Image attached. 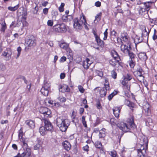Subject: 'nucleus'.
Returning a JSON list of instances; mask_svg holds the SVG:
<instances>
[{"instance_id":"nucleus-22","label":"nucleus","mask_w":157,"mask_h":157,"mask_svg":"<svg viewBox=\"0 0 157 157\" xmlns=\"http://www.w3.org/2000/svg\"><path fill=\"white\" fill-rule=\"evenodd\" d=\"M39 132L42 136H44L47 133V131L44 127L41 126L40 127L39 130Z\"/></svg>"},{"instance_id":"nucleus-41","label":"nucleus","mask_w":157,"mask_h":157,"mask_svg":"<svg viewBox=\"0 0 157 157\" xmlns=\"http://www.w3.org/2000/svg\"><path fill=\"white\" fill-rule=\"evenodd\" d=\"M127 54H128L129 56L130 59L131 60H133L136 57V55L132 52L130 51Z\"/></svg>"},{"instance_id":"nucleus-53","label":"nucleus","mask_w":157,"mask_h":157,"mask_svg":"<svg viewBox=\"0 0 157 157\" xmlns=\"http://www.w3.org/2000/svg\"><path fill=\"white\" fill-rule=\"evenodd\" d=\"M78 88L79 91L82 93H83L84 91L85 90L83 88L81 85H79L78 86Z\"/></svg>"},{"instance_id":"nucleus-16","label":"nucleus","mask_w":157,"mask_h":157,"mask_svg":"<svg viewBox=\"0 0 157 157\" xmlns=\"http://www.w3.org/2000/svg\"><path fill=\"white\" fill-rule=\"evenodd\" d=\"M121 109V108L120 107H115L113 109L114 115L117 118L119 117Z\"/></svg>"},{"instance_id":"nucleus-46","label":"nucleus","mask_w":157,"mask_h":157,"mask_svg":"<svg viewBox=\"0 0 157 157\" xmlns=\"http://www.w3.org/2000/svg\"><path fill=\"white\" fill-rule=\"evenodd\" d=\"M129 63L130 67L131 68H133L135 65V63L134 61V60H131L129 61Z\"/></svg>"},{"instance_id":"nucleus-64","label":"nucleus","mask_w":157,"mask_h":157,"mask_svg":"<svg viewBox=\"0 0 157 157\" xmlns=\"http://www.w3.org/2000/svg\"><path fill=\"white\" fill-rule=\"evenodd\" d=\"M89 147L88 145H86L83 147V150L86 151H89Z\"/></svg>"},{"instance_id":"nucleus-1","label":"nucleus","mask_w":157,"mask_h":157,"mask_svg":"<svg viewBox=\"0 0 157 157\" xmlns=\"http://www.w3.org/2000/svg\"><path fill=\"white\" fill-rule=\"evenodd\" d=\"M56 124L61 131L64 132L69 125L70 122L67 119H62L60 117H58L56 120Z\"/></svg>"},{"instance_id":"nucleus-24","label":"nucleus","mask_w":157,"mask_h":157,"mask_svg":"<svg viewBox=\"0 0 157 157\" xmlns=\"http://www.w3.org/2000/svg\"><path fill=\"white\" fill-rule=\"evenodd\" d=\"M138 57L142 60L145 61L147 59L146 54L144 53H140L138 55Z\"/></svg>"},{"instance_id":"nucleus-23","label":"nucleus","mask_w":157,"mask_h":157,"mask_svg":"<svg viewBox=\"0 0 157 157\" xmlns=\"http://www.w3.org/2000/svg\"><path fill=\"white\" fill-rule=\"evenodd\" d=\"M1 21H2V23H0V24L2 25V27L1 28V31L3 32H4L6 29V24L4 20L2 19L1 20Z\"/></svg>"},{"instance_id":"nucleus-7","label":"nucleus","mask_w":157,"mask_h":157,"mask_svg":"<svg viewBox=\"0 0 157 157\" xmlns=\"http://www.w3.org/2000/svg\"><path fill=\"white\" fill-rule=\"evenodd\" d=\"M43 122L44 123V127L46 130L51 131L53 128V126L50 122L48 120L44 119L43 120Z\"/></svg>"},{"instance_id":"nucleus-39","label":"nucleus","mask_w":157,"mask_h":157,"mask_svg":"<svg viewBox=\"0 0 157 157\" xmlns=\"http://www.w3.org/2000/svg\"><path fill=\"white\" fill-rule=\"evenodd\" d=\"M117 93L116 91H114L113 93L109 94L108 96V99L109 100L112 99L116 95Z\"/></svg>"},{"instance_id":"nucleus-9","label":"nucleus","mask_w":157,"mask_h":157,"mask_svg":"<svg viewBox=\"0 0 157 157\" xmlns=\"http://www.w3.org/2000/svg\"><path fill=\"white\" fill-rule=\"evenodd\" d=\"M121 50L125 54H127L131 49L130 45H126L125 44H123L121 46Z\"/></svg>"},{"instance_id":"nucleus-29","label":"nucleus","mask_w":157,"mask_h":157,"mask_svg":"<svg viewBox=\"0 0 157 157\" xmlns=\"http://www.w3.org/2000/svg\"><path fill=\"white\" fill-rule=\"evenodd\" d=\"M118 63V62L117 61V59L113 58L111 59H110L109 61V63L111 65L113 66H115L116 64L117 63ZM119 64L120 65H121V63L119 62H118Z\"/></svg>"},{"instance_id":"nucleus-19","label":"nucleus","mask_w":157,"mask_h":157,"mask_svg":"<svg viewBox=\"0 0 157 157\" xmlns=\"http://www.w3.org/2000/svg\"><path fill=\"white\" fill-rule=\"evenodd\" d=\"M128 121L131 128L134 129L136 128V126L134 123V119L133 117H132L130 118L128 120Z\"/></svg>"},{"instance_id":"nucleus-38","label":"nucleus","mask_w":157,"mask_h":157,"mask_svg":"<svg viewBox=\"0 0 157 157\" xmlns=\"http://www.w3.org/2000/svg\"><path fill=\"white\" fill-rule=\"evenodd\" d=\"M45 103H48L49 104L52 105H56V103L52 100H50L49 98H46L45 100Z\"/></svg>"},{"instance_id":"nucleus-60","label":"nucleus","mask_w":157,"mask_h":157,"mask_svg":"<svg viewBox=\"0 0 157 157\" xmlns=\"http://www.w3.org/2000/svg\"><path fill=\"white\" fill-rule=\"evenodd\" d=\"M110 154L112 157H118L116 152L115 151H111Z\"/></svg>"},{"instance_id":"nucleus-10","label":"nucleus","mask_w":157,"mask_h":157,"mask_svg":"<svg viewBox=\"0 0 157 157\" xmlns=\"http://www.w3.org/2000/svg\"><path fill=\"white\" fill-rule=\"evenodd\" d=\"M123 80L121 83L125 89H126L127 90H129L130 89V85L128 83V81L125 79V77H123Z\"/></svg>"},{"instance_id":"nucleus-28","label":"nucleus","mask_w":157,"mask_h":157,"mask_svg":"<svg viewBox=\"0 0 157 157\" xmlns=\"http://www.w3.org/2000/svg\"><path fill=\"white\" fill-rule=\"evenodd\" d=\"M144 37H145V36H142L141 37L139 36H136L134 39V42L135 44H138L142 42Z\"/></svg>"},{"instance_id":"nucleus-58","label":"nucleus","mask_w":157,"mask_h":157,"mask_svg":"<svg viewBox=\"0 0 157 157\" xmlns=\"http://www.w3.org/2000/svg\"><path fill=\"white\" fill-rule=\"evenodd\" d=\"M108 29H106L105 31V32L104 33V36L103 38V40H106L107 39V35H108Z\"/></svg>"},{"instance_id":"nucleus-15","label":"nucleus","mask_w":157,"mask_h":157,"mask_svg":"<svg viewBox=\"0 0 157 157\" xmlns=\"http://www.w3.org/2000/svg\"><path fill=\"white\" fill-rule=\"evenodd\" d=\"M146 149L143 148L142 150L140 149L137 150L138 155L140 157H145Z\"/></svg>"},{"instance_id":"nucleus-25","label":"nucleus","mask_w":157,"mask_h":157,"mask_svg":"<svg viewBox=\"0 0 157 157\" xmlns=\"http://www.w3.org/2000/svg\"><path fill=\"white\" fill-rule=\"evenodd\" d=\"M95 40L98 46H101V47H103L104 45V42L100 39L99 36L96 38Z\"/></svg>"},{"instance_id":"nucleus-30","label":"nucleus","mask_w":157,"mask_h":157,"mask_svg":"<svg viewBox=\"0 0 157 157\" xmlns=\"http://www.w3.org/2000/svg\"><path fill=\"white\" fill-rule=\"evenodd\" d=\"M19 7V4H18L16 6L12 7L9 6L8 7V9L9 10L11 11L14 12Z\"/></svg>"},{"instance_id":"nucleus-3","label":"nucleus","mask_w":157,"mask_h":157,"mask_svg":"<svg viewBox=\"0 0 157 157\" xmlns=\"http://www.w3.org/2000/svg\"><path fill=\"white\" fill-rule=\"evenodd\" d=\"M53 28L54 31L58 33H63L67 30L66 26L63 23L57 24L53 26Z\"/></svg>"},{"instance_id":"nucleus-48","label":"nucleus","mask_w":157,"mask_h":157,"mask_svg":"<svg viewBox=\"0 0 157 157\" xmlns=\"http://www.w3.org/2000/svg\"><path fill=\"white\" fill-rule=\"evenodd\" d=\"M117 73L115 72L114 70H113L111 71V76L112 77L115 79L117 78Z\"/></svg>"},{"instance_id":"nucleus-35","label":"nucleus","mask_w":157,"mask_h":157,"mask_svg":"<svg viewBox=\"0 0 157 157\" xmlns=\"http://www.w3.org/2000/svg\"><path fill=\"white\" fill-rule=\"evenodd\" d=\"M149 105L148 104H147L145 106H143V108L144 110L147 113L148 115H149L150 112V111L149 109Z\"/></svg>"},{"instance_id":"nucleus-4","label":"nucleus","mask_w":157,"mask_h":157,"mask_svg":"<svg viewBox=\"0 0 157 157\" xmlns=\"http://www.w3.org/2000/svg\"><path fill=\"white\" fill-rule=\"evenodd\" d=\"M50 86L51 85L48 82L45 83L41 89V93L44 96H48Z\"/></svg>"},{"instance_id":"nucleus-62","label":"nucleus","mask_w":157,"mask_h":157,"mask_svg":"<svg viewBox=\"0 0 157 157\" xmlns=\"http://www.w3.org/2000/svg\"><path fill=\"white\" fill-rule=\"evenodd\" d=\"M156 30L155 29L154 30V35L153 36V39L154 40H156L157 39V36L156 34Z\"/></svg>"},{"instance_id":"nucleus-43","label":"nucleus","mask_w":157,"mask_h":157,"mask_svg":"<svg viewBox=\"0 0 157 157\" xmlns=\"http://www.w3.org/2000/svg\"><path fill=\"white\" fill-rule=\"evenodd\" d=\"M76 113L75 111H73L71 114V118L72 119V121L73 122L75 121V119H76Z\"/></svg>"},{"instance_id":"nucleus-26","label":"nucleus","mask_w":157,"mask_h":157,"mask_svg":"<svg viewBox=\"0 0 157 157\" xmlns=\"http://www.w3.org/2000/svg\"><path fill=\"white\" fill-rule=\"evenodd\" d=\"M42 143L40 140H37V143L35 145L34 147V149L35 150H37L39 149L40 148L41 146Z\"/></svg>"},{"instance_id":"nucleus-61","label":"nucleus","mask_w":157,"mask_h":157,"mask_svg":"<svg viewBox=\"0 0 157 157\" xmlns=\"http://www.w3.org/2000/svg\"><path fill=\"white\" fill-rule=\"evenodd\" d=\"M137 79L140 82H141L144 80V76L142 75L137 77Z\"/></svg>"},{"instance_id":"nucleus-31","label":"nucleus","mask_w":157,"mask_h":157,"mask_svg":"<svg viewBox=\"0 0 157 157\" xmlns=\"http://www.w3.org/2000/svg\"><path fill=\"white\" fill-rule=\"evenodd\" d=\"M95 146L96 148L100 149H102V145L101 143L99 141H97L95 142Z\"/></svg>"},{"instance_id":"nucleus-13","label":"nucleus","mask_w":157,"mask_h":157,"mask_svg":"<svg viewBox=\"0 0 157 157\" xmlns=\"http://www.w3.org/2000/svg\"><path fill=\"white\" fill-rule=\"evenodd\" d=\"M59 46L61 48L65 50L67 52L69 51L70 48L69 44L63 42L60 44Z\"/></svg>"},{"instance_id":"nucleus-8","label":"nucleus","mask_w":157,"mask_h":157,"mask_svg":"<svg viewBox=\"0 0 157 157\" xmlns=\"http://www.w3.org/2000/svg\"><path fill=\"white\" fill-rule=\"evenodd\" d=\"M12 54V50L10 48H7L6 50L3 52L2 55L7 58V59L9 60L11 58Z\"/></svg>"},{"instance_id":"nucleus-50","label":"nucleus","mask_w":157,"mask_h":157,"mask_svg":"<svg viewBox=\"0 0 157 157\" xmlns=\"http://www.w3.org/2000/svg\"><path fill=\"white\" fill-rule=\"evenodd\" d=\"M117 121L114 118H111L110 119V122L112 125H115L116 124Z\"/></svg>"},{"instance_id":"nucleus-20","label":"nucleus","mask_w":157,"mask_h":157,"mask_svg":"<svg viewBox=\"0 0 157 157\" xmlns=\"http://www.w3.org/2000/svg\"><path fill=\"white\" fill-rule=\"evenodd\" d=\"M142 4L140 6H139V13L140 14L142 15L144 12H145L146 11H147V10L145 8L144 6H143Z\"/></svg>"},{"instance_id":"nucleus-14","label":"nucleus","mask_w":157,"mask_h":157,"mask_svg":"<svg viewBox=\"0 0 157 157\" xmlns=\"http://www.w3.org/2000/svg\"><path fill=\"white\" fill-rule=\"evenodd\" d=\"M25 124L31 128H33L35 127V122L33 120H27L25 122Z\"/></svg>"},{"instance_id":"nucleus-51","label":"nucleus","mask_w":157,"mask_h":157,"mask_svg":"<svg viewBox=\"0 0 157 157\" xmlns=\"http://www.w3.org/2000/svg\"><path fill=\"white\" fill-rule=\"evenodd\" d=\"M27 15V10H24L22 14V16L23 18L26 19V17Z\"/></svg>"},{"instance_id":"nucleus-57","label":"nucleus","mask_w":157,"mask_h":157,"mask_svg":"<svg viewBox=\"0 0 157 157\" xmlns=\"http://www.w3.org/2000/svg\"><path fill=\"white\" fill-rule=\"evenodd\" d=\"M6 69V67L3 63H0V71H4Z\"/></svg>"},{"instance_id":"nucleus-63","label":"nucleus","mask_w":157,"mask_h":157,"mask_svg":"<svg viewBox=\"0 0 157 157\" xmlns=\"http://www.w3.org/2000/svg\"><path fill=\"white\" fill-rule=\"evenodd\" d=\"M127 105L129 107H133V105L129 101H127L126 103Z\"/></svg>"},{"instance_id":"nucleus-33","label":"nucleus","mask_w":157,"mask_h":157,"mask_svg":"<svg viewBox=\"0 0 157 157\" xmlns=\"http://www.w3.org/2000/svg\"><path fill=\"white\" fill-rule=\"evenodd\" d=\"M105 129L102 128L99 131V136L100 138H102L105 136Z\"/></svg>"},{"instance_id":"nucleus-6","label":"nucleus","mask_w":157,"mask_h":157,"mask_svg":"<svg viewBox=\"0 0 157 157\" xmlns=\"http://www.w3.org/2000/svg\"><path fill=\"white\" fill-rule=\"evenodd\" d=\"M36 40L35 37L31 36L26 41V44L29 47H34L36 45Z\"/></svg>"},{"instance_id":"nucleus-59","label":"nucleus","mask_w":157,"mask_h":157,"mask_svg":"<svg viewBox=\"0 0 157 157\" xmlns=\"http://www.w3.org/2000/svg\"><path fill=\"white\" fill-rule=\"evenodd\" d=\"M134 75L136 78L142 75V73L140 71H137L134 72Z\"/></svg>"},{"instance_id":"nucleus-21","label":"nucleus","mask_w":157,"mask_h":157,"mask_svg":"<svg viewBox=\"0 0 157 157\" xmlns=\"http://www.w3.org/2000/svg\"><path fill=\"white\" fill-rule=\"evenodd\" d=\"M152 3L153 2H147L143 3L142 4L143 5V6H144L146 9L147 10V11H148Z\"/></svg>"},{"instance_id":"nucleus-18","label":"nucleus","mask_w":157,"mask_h":157,"mask_svg":"<svg viewBox=\"0 0 157 157\" xmlns=\"http://www.w3.org/2000/svg\"><path fill=\"white\" fill-rule=\"evenodd\" d=\"M111 55L113 58L117 59V61L118 62L120 61V58L117 53L115 50H113L112 51Z\"/></svg>"},{"instance_id":"nucleus-32","label":"nucleus","mask_w":157,"mask_h":157,"mask_svg":"<svg viewBox=\"0 0 157 157\" xmlns=\"http://www.w3.org/2000/svg\"><path fill=\"white\" fill-rule=\"evenodd\" d=\"M69 17H71V16L70 15H63L62 17V19L64 22L68 21H70V19L68 18Z\"/></svg>"},{"instance_id":"nucleus-40","label":"nucleus","mask_w":157,"mask_h":157,"mask_svg":"<svg viewBox=\"0 0 157 157\" xmlns=\"http://www.w3.org/2000/svg\"><path fill=\"white\" fill-rule=\"evenodd\" d=\"M82 21L83 22V24H84L85 26V28L86 29H88V28L86 25V24H87L86 19L85 18V16L84 15V14L82 13Z\"/></svg>"},{"instance_id":"nucleus-49","label":"nucleus","mask_w":157,"mask_h":157,"mask_svg":"<svg viewBox=\"0 0 157 157\" xmlns=\"http://www.w3.org/2000/svg\"><path fill=\"white\" fill-rule=\"evenodd\" d=\"M21 50H22L21 48L20 47H19L17 48V57L16 58V59H17L20 56Z\"/></svg>"},{"instance_id":"nucleus-12","label":"nucleus","mask_w":157,"mask_h":157,"mask_svg":"<svg viewBox=\"0 0 157 157\" xmlns=\"http://www.w3.org/2000/svg\"><path fill=\"white\" fill-rule=\"evenodd\" d=\"M59 90V91L62 92H68L70 91L69 87L66 85L61 86Z\"/></svg>"},{"instance_id":"nucleus-45","label":"nucleus","mask_w":157,"mask_h":157,"mask_svg":"<svg viewBox=\"0 0 157 157\" xmlns=\"http://www.w3.org/2000/svg\"><path fill=\"white\" fill-rule=\"evenodd\" d=\"M51 114V111L50 109H48V111H46L45 112H44V115L46 117H50Z\"/></svg>"},{"instance_id":"nucleus-47","label":"nucleus","mask_w":157,"mask_h":157,"mask_svg":"<svg viewBox=\"0 0 157 157\" xmlns=\"http://www.w3.org/2000/svg\"><path fill=\"white\" fill-rule=\"evenodd\" d=\"M82 121L83 125L86 128L87 127L86 122L85 121V117L83 116L82 117Z\"/></svg>"},{"instance_id":"nucleus-37","label":"nucleus","mask_w":157,"mask_h":157,"mask_svg":"<svg viewBox=\"0 0 157 157\" xmlns=\"http://www.w3.org/2000/svg\"><path fill=\"white\" fill-rule=\"evenodd\" d=\"M106 91H105L104 88L100 90V94L101 97H103L105 96L106 95Z\"/></svg>"},{"instance_id":"nucleus-11","label":"nucleus","mask_w":157,"mask_h":157,"mask_svg":"<svg viewBox=\"0 0 157 157\" xmlns=\"http://www.w3.org/2000/svg\"><path fill=\"white\" fill-rule=\"evenodd\" d=\"M140 29L142 30V36H145V38L147 37L148 38V33L146 30L145 26L144 25H141L140 26Z\"/></svg>"},{"instance_id":"nucleus-55","label":"nucleus","mask_w":157,"mask_h":157,"mask_svg":"<svg viewBox=\"0 0 157 157\" xmlns=\"http://www.w3.org/2000/svg\"><path fill=\"white\" fill-rule=\"evenodd\" d=\"M87 62L86 61H85L84 62L83 66L85 69H87L89 68V66L87 63Z\"/></svg>"},{"instance_id":"nucleus-42","label":"nucleus","mask_w":157,"mask_h":157,"mask_svg":"<svg viewBox=\"0 0 157 157\" xmlns=\"http://www.w3.org/2000/svg\"><path fill=\"white\" fill-rule=\"evenodd\" d=\"M123 77H125V79L128 81H130L132 78V76L130 74L128 73L126 76H123Z\"/></svg>"},{"instance_id":"nucleus-34","label":"nucleus","mask_w":157,"mask_h":157,"mask_svg":"<svg viewBox=\"0 0 157 157\" xmlns=\"http://www.w3.org/2000/svg\"><path fill=\"white\" fill-rule=\"evenodd\" d=\"M48 109L46 107H40L39 109L40 112L43 114L44 113V112L46 111H48Z\"/></svg>"},{"instance_id":"nucleus-27","label":"nucleus","mask_w":157,"mask_h":157,"mask_svg":"<svg viewBox=\"0 0 157 157\" xmlns=\"http://www.w3.org/2000/svg\"><path fill=\"white\" fill-rule=\"evenodd\" d=\"M23 128H21L18 132L19 138L21 140L24 139L23 137L24 133L23 132Z\"/></svg>"},{"instance_id":"nucleus-44","label":"nucleus","mask_w":157,"mask_h":157,"mask_svg":"<svg viewBox=\"0 0 157 157\" xmlns=\"http://www.w3.org/2000/svg\"><path fill=\"white\" fill-rule=\"evenodd\" d=\"M95 72L97 75L100 77H102L103 76V74L102 71H100L98 70H96L95 71Z\"/></svg>"},{"instance_id":"nucleus-36","label":"nucleus","mask_w":157,"mask_h":157,"mask_svg":"<svg viewBox=\"0 0 157 157\" xmlns=\"http://www.w3.org/2000/svg\"><path fill=\"white\" fill-rule=\"evenodd\" d=\"M22 157H30L31 156V153L30 151H24L21 154Z\"/></svg>"},{"instance_id":"nucleus-56","label":"nucleus","mask_w":157,"mask_h":157,"mask_svg":"<svg viewBox=\"0 0 157 157\" xmlns=\"http://www.w3.org/2000/svg\"><path fill=\"white\" fill-rule=\"evenodd\" d=\"M47 24L48 26H52L53 24V21L52 20H48Z\"/></svg>"},{"instance_id":"nucleus-54","label":"nucleus","mask_w":157,"mask_h":157,"mask_svg":"<svg viewBox=\"0 0 157 157\" xmlns=\"http://www.w3.org/2000/svg\"><path fill=\"white\" fill-rule=\"evenodd\" d=\"M101 13H99L98 14L96 15L95 17V21L96 20H100L101 19L100 17L101 16Z\"/></svg>"},{"instance_id":"nucleus-2","label":"nucleus","mask_w":157,"mask_h":157,"mask_svg":"<svg viewBox=\"0 0 157 157\" xmlns=\"http://www.w3.org/2000/svg\"><path fill=\"white\" fill-rule=\"evenodd\" d=\"M82 13L81 15L80 18L79 20L78 18H76L73 20V27L76 30H80L82 28Z\"/></svg>"},{"instance_id":"nucleus-17","label":"nucleus","mask_w":157,"mask_h":157,"mask_svg":"<svg viewBox=\"0 0 157 157\" xmlns=\"http://www.w3.org/2000/svg\"><path fill=\"white\" fill-rule=\"evenodd\" d=\"M63 145L64 148L67 151L69 150L71 147L70 144L67 140H65L63 142Z\"/></svg>"},{"instance_id":"nucleus-52","label":"nucleus","mask_w":157,"mask_h":157,"mask_svg":"<svg viewBox=\"0 0 157 157\" xmlns=\"http://www.w3.org/2000/svg\"><path fill=\"white\" fill-rule=\"evenodd\" d=\"M58 99L61 102H65L66 101V98L62 96H59L58 98Z\"/></svg>"},{"instance_id":"nucleus-5","label":"nucleus","mask_w":157,"mask_h":157,"mask_svg":"<svg viewBox=\"0 0 157 157\" xmlns=\"http://www.w3.org/2000/svg\"><path fill=\"white\" fill-rule=\"evenodd\" d=\"M117 126L122 131L125 132L130 131V129L127 124L123 122H120L117 124Z\"/></svg>"}]
</instances>
